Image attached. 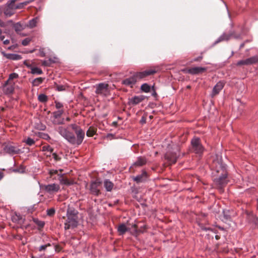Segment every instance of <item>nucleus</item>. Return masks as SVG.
<instances>
[{
	"mask_svg": "<svg viewBox=\"0 0 258 258\" xmlns=\"http://www.w3.org/2000/svg\"><path fill=\"white\" fill-rule=\"evenodd\" d=\"M156 72L154 69H150L143 72H137L135 74L137 81L142 79L147 76L153 75Z\"/></svg>",
	"mask_w": 258,
	"mask_h": 258,
	"instance_id": "10",
	"label": "nucleus"
},
{
	"mask_svg": "<svg viewBox=\"0 0 258 258\" xmlns=\"http://www.w3.org/2000/svg\"><path fill=\"white\" fill-rule=\"evenodd\" d=\"M258 61V57L254 56L244 60H240L237 62V66L250 65L256 63Z\"/></svg>",
	"mask_w": 258,
	"mask_h": 258,
	"instance_id": "11",
	"label": "nucleus"
},
{
	"mask_svg": "<svg viewBox=\"0 0 258 258\" xmlns=\"http://www.w3.org/2000/svg\"><path fill=\"white\" fill-rule=\"evenodd\" d=\"M78 212L74 208L68 207L67 211V220L64 222L66 230L73 229L78 224Z\"/></svg>",
	"mask_w": 258,
	"mask_h": 258,
	"instance_id": "2",
	"label": "nucleus"
},
{
	"mask_svg": "<svg viewBox=\"0 0 258 258\" xmlns=\"http://www.w3.org/2000/svg\"><path fill=\"white\" fill-rule=\"evenodd\" d=\"M22 3L24 4V7L25 6L27 5V4H28L29 3V1H26V2H23Z\"/></svg>",
	"mask_w": 258,
	"mask_h": 258,
	"instance_id": "56",
	"label": "nucleus"
},
{
	"mask_svg": "<svg viewBox=\"0 0 258 258\" xmlns=\"http://www.w3.org/2000/svg\"><path fill=\"white\" fill-rule=\"evenodd\" d=\"M4 25V23L0 20V26L3 27Z\"/></svg>",
	"mask_w": 258,
	"mask_h": 258,
	"instance_id": "58",
	"label": "nucleus"
},
{
	"mask_svg": "<svg viewBox=\"0 0 258 258\" xmlns=\"http://www.w3.org/2000/svg\"><path fill=\"white\" fill-rule=\"evenodd\" d=\"M15 83L14 82H9L7 84L6 82L4 86V90L7 94L12 93L14 90Z\"/></svg>",
	"mask_w": 258,
	"mask_h": 258,
	"instance_id": "20",
	"label": "nucleus"
},
{
	"mask_svg": "<svg viewBox=\"0 0 258 258\" xmlns=\"http://www.w3.org/2000/svg\"><path fill=\"white\" fill-rule=\"evenodd\" d=\"M51 245L50 243H47L46 244H45V245H42L41 246H40L39 248H38V250L39 251H44L46 250V248L48 246H50Z\"/></svg>",
	"mask_w": 258,
	"mask_h": 258,
	"instance_id": "40",
	"label": "nucleus"
},
{
	"mask_svg": "<svg viewBox=\"0 0 258 258\" xmlns=\"http://www.w3.org/2000/svg\"><path fill=\"white\" fill-rule=\"evenodd\" d=\"M38 99L40 102L44 103L47 102L48 98L46 95L44 94H41L38 96Z\"/></svg>",
	"mask_w": 258,
	"mask_h": 258,
	"instance_id": "32",
	"label": "nucleus"
},
{
	"mask_svg": "<svg viewBox=\"0 0 258 258\" xmlns=\"http://www.w3.org/2000/svg\"><path fill=\"white\" fill-rule=\"evenodd\" d=\"M4 173L2 172H0V180L3 178Z\"/></svg>",
	"mask_w": 258,
	"mask_h": 258,
	"instance_id": "55",
	"label": "nucleus"
},
{
	"mask_svg": "<svg viewBox=\"0 0 258 258\" xmlns=\"http://www.w3.org/2000/svg\"><path fill=\"white\" fill-rule=\"evenodd\" d=\"M55 210L54 208H50L47 210V214L49 216H52L54 215Z\"/></svg>",
	"mask_w": 258,
	"mask_h": 258,
	"instance_id": "39",
	"label": "nucleus"
},
{
	"mask_svg": "<svg viewBox=\"0 0 258 258\" xmlns=\"http://www.w3.org/2000/svg\"><path fill=\"white\" fill-rule=\"evenodd\" d=\"M15 28L16 31H20L22 28V26L21 25V24L17 23L15 25Z\"/></svg>",
	"mask_w": 258,
	"mask_h": 258,
	"instance_id": "45",
	"label": "nucleus"
},
{
	"mask_svg": "<svg viewBox=\"0 0 258 258\" xmlns=\"http://www.w3.org/2000/svg\"><path fill=\"white\" fill-rule=\"evenodd\" d=\"M44 190L50 194L57 192L60 189V186L56 183H52L44 186Z\"/></svg>",
	"mask_w": 258,
	"mask_h": 258,
	"instance_id": "12",
	"label": "nucleus"
},
{
	"mask_svg": "<svg viewBox=\"0 0 258 258\" xmlns=\"http://www.w3.org/2000/svg\"><path fill=\"white\" fill-rule=\"evenodd\" d=\"M178 157V155H177L176 153H167L165 155L166 159H167L170 164L175 163L177 161Z\"/></svg>",
	"mask_w": 258,
	"mask_h": 258,
	"instance_id": "16",
	"label": "nucleus"
},
{
	"mask_svg": "<svg viewBox=\"0 0 258 258\" xmlns=\"http://www.w3.org/2000/svg\"><path fill=\"white\" fill-rule=\"evenodd\" d=\"M55 107L57 109H60L63 107V104L59 102L55 101Z\"/></svg>",
	"mask_w": 258,
	"mask_h": 258,
	"instance_id": "43",
	"label": "nucleus"
},
{
	"mask_svg": "<svg viewBox=\"0 0 258 258\" xmlns=\"http://www.w3.org/2000/svg\"><path fill=\"white\" fill-rule=\"evenodd\" d=\"M231 37V34H227L224 33L217 39V40L215 41V43L217 44L221 41L228 40Z\"/></svg>",
	"mask_w": 258,
	"mask_h": 258,
	"instance_id": "25",
	"label": "nucleus"
},
{
	"mask_svg": "<svg viewBox=\"0 0 258 258\" xmlns=\"http://www.w3.org/2000/svg\"><path fill=\"white\" fill-rule=\"evenodd\" d=\"M24 142L29 146L33 145L35 142V141L31 138H28Z\"/></svg>",
	"mask_w": 258,
	"mask_h": 258,
	"instance_id": "35",
	"label": "nucleus"
},
{
	"mask_svg": "<svg viewBox=\"0 0 258 258\" xmlns=\"http://www.w3.org/2000/svg\"><path fill=\"white\" fill-rule=\"evenodd\" d=\"M66 120L68 121H69L70 120V117H67L66 118Z\"/></svg>",
	"mask_w": 258,
	"mask_h": 258,
	"instance_id": "60",
	"label": "nucleus"
},
{
	"mask_svg": "<svg viewBox=\"0 0 258 258\" xmlns=\"http://www.w3.org/2000/svg\"><path fill=\"white\" fill-rule=\"evenodd\" d=\"M3 55L7 58L12 60H19L21 59L22 57L20 55L14 53H6L4 52H2Z\"/></svg>",
	"mask_w": 258,
	"mask_h": 258,
	"instance_id": "21",
	"label": "nucleus"
},
{
	"mask_svg": "<svg viewBox=\"0 0 258 258\" xmlns=\"http://www.w3.org/2000/svg\"><path fill=\"white\" fill-rule=\"evenodd\" d=\"M136 224H133L132 225L131 227H130V228H131V229H135V230H136Z\"/></svg>",
	"mask_w": 258,
	"mask_h": 258,
	"instance_id": "54",
	"label": "nucleus"
},
{
	"mask_svg": "<svg viewBox=\"0 0 258 258\" xmlns=\"http://www.w3.org/2000/svg\"><path fill=\"white\" fill-rule=\"evenodd\" d=\"M202 59V56H199L197 58H196L194 59V61H200Z\"/></svg>",
	"mask_w": 258,
	"mask_h": 258,
	"instance_id": "50",
	"label": "nucleus"
},
{
	"mask_svg": "<svg viewBox=\"0 0 258 258\" xmlns=\"http://www.w3.org/2000/svg\"><path fill=\"white\" fill-rule=\"evenodd\" d=\"M42 150L44 152H48L49 154H47V156H50V154L52 153L53 149L49 145H46L42 147Z\"/></svg>",
	"mask_w": 258,
	"mask_h": 258,
	"instance_id": "30",
	"label": "nucleus"
},
{
	"mask_svg": "<svg viewBox=\"0 0 258 258\" xmlns=\"http://www.w3.org/2000/svg\"><path fill=\"white\" fill-rule=\"evenodd\" d=\"M38 19L37 18H35L30 20L28 26L31 28L35 27L38 22Z\"/></svg>",
	"mask_w": 258,
	"mask_h": 258,
	"instance_id": "29",
	"label": "nucleus"
},
{
	"mask_svg": "<svg viewBox=\"0 0 258 258\" xmlns=\"http://www.w3.org/2000/svg\"><path fill=\"white\" fill-rule=\"evenodd\" d=\"M213 168H215L218 173L221 172L218 177L214 179V181L219 187L221 188L227 184L228 181L226 165L221 160L214 161L213 162Z\"/></svg>",
	"mask_w": 258,
	"mask_h": 258,
	"instance_id": "1",
	"label": "nucleus"
},
{
	"mask_svg": "<svg viewBox=\"0 0 258 258\" xmlns=\"http://www.w3.org/2000/svg\"><path fill=\"white\" fill-rule=\"evenodd\" d=\"M52 157L55 160H59L60 159L58 155L55 153H52Z\"/></svg>",
	"mask_w": 258,
	"mask_h": 258,
	"instance_id": "47",
	"label": "nucleus"
},
{
	"mask_svg": "<svg viewBox=\"0 0 258 258\" xmlns=\"http://www.w3.org/2000/svg\"><path fill=\"white\" fill-rule=\"evenodd\" d=\"M64 111L62 109L54 111L50 118L51 121L54 125H59L64 124V118L61 117Z\"/></svg>",
	"mask_w": 258,
	"mask_h": 258,
	"instance_id": "6",
	"label": "nucleus"
},
{
	"mask_svg": "<svg viewBox=\"0 0 258 258\" xmlns=\"http://www.w3.org/2000/svg\"><path fill=\"white\" fill-rule=\"evenodd\" d=\"M31 73L32 74L41 75L43 73L42 70L38 67H31Z\"/></svg>",
	"mask_w": 258,
	"mask_h": 258,
	"instance_id": "28",
	"label": "nucleus"
},
{
	"mask_svg": "<svg viewBox=\"0 0 258 258\" xmlns=\"http://www.w3.org/2000/svg\"><path fill=\"white\" fill-rule=\"evenodd\" d=\"M148 177V174L146 171H143L141 174L137 175L133 178L134 181L137 183L145 181Z\"/></svg>",
	"mask_w": 258,
	"mask_h": 258,
	"instance_id": "18",
	"label": "nucleus"
},
{
	"mask_svg": "<svg viewBox=\"0 0 258 258\" xmlns=\"http://www.w3.org/2000/svg\"><path fill=\"white\" fill-rule=\"evenodd\" d=\"M2 30L0 29V39L1 40H4V39L5 38V36L2 35Z\"/></svg>",
	"mask_w": 258,
	"mask_h": 258,
	"instance_id": "51",
	"label": "nucleus"
},
{
	"mask_svg": "<svg viewBox=\"0 0 258 258\" xmlns=\"http://www.w3.org/2000/svg\"><path fill=\"white\" fill-rule=\"evenodd\" d=\"M244 43L241 44L240 45V49L244 47Z\"/></svg>",
	"mask_w": 258,
	"mask_h": 258,
	"instance_id": "59",
	"label": "nucleus"
},
{
	"mask_svg": "<svg viewBox=\"0 0 258 258\" xmlns=\"http://www.w3.org/2000/svg\"><path fill=\"white\" fill-rule=\"evenodd\" d=\"M95 93L102 96H108L110 94L108 85L104 83H99L96 85Z\"/></svg>",
	"mask_w": 258,
	"mask_h": 258,
	"instance_id": "5",
	"label": "nucleus"
},
{
	"mask_svg": "<svg viewBox=\"0 0 258 258\" xmlns=\"http://www.w3.org/2000/svg\"><path fill=\"white\" fill-rule=\"evenodd\" d=\"M57 90L59 91H63L65 90V87L63 85H58L56 87Z\"/></svg>",
	"mask_w": 258,
	"mask_h": 258,
	"instance_id": "44",
	"label": "nucleus"
},
{
	"mask_svg": "<svg viewBox=\"0 0 258 258\" xmlns=\"http://www.w3.org/2000/svg\"><path fill=\"white\" fill-rule=\"evenodd\" d=\"M224 219L226 220H229L230 219V215L228 214L227 212L225 210L223 211Z\"/></svg>",
	"mask_w": 258,
	"mask_h": 258,
	"instance_id": "42",
	"label": "nucleus"
},
{
	"mask_svg": "<svg viewBox=\"0 0 258 258\" xmlns=\"http://www.w3.org/2000/svg\"><path fill=\"white\" fill-rule=\"evenodd\" d=\"M31 40H32V39L31 38H29V37L26 38L22 40V44L23 46H27L30 43V42L31 41Z\"/></svg>",
	"mask_w": 258,
	"mask_h": 258,
	"instance_id": "36",
	"label": "nucleus"
},
{
	"mask_svg": "<svg viewBox=\"0 0 258 258\" xmlns=\"http://www.w3.org/2000/svg\"><path fill=\"white\" fill-rule=\"evenodd\" d=\"M147 163V159L144 157H139L137 161L134 163V165L138 166H141Z\"/></svg>",
	"mask_w": 258,
	"mask_h": 258,
	"instance_id": "24",
	"label": "nucleus"
},
{
	"mask_svg": "<svg viewBox=\"0 0 258 258\" xmlns=\"http://www.w3.org/2000/svg\"><path fill=\"white\" fill-rule=\"evenodd\" d=\"M22 219V218L20 216V215H18V214H15L14 216L12 217V220L15 222H20Z\"/></svg>",
	"mask_w": 258,
	"mask_h": 258,
	"instance_id": "34",
	"label": "nucleus"
},
{
	"mask_svg": "<svg viewBox=\"0 0 258 258\" xmlns=\"http://www.w3.org/2000/svg\"><path fill=\"white\" fill-rule=\"evenodd\" d=\"M104 186L107 191H111L114 186V184L109 179H105L104 181Z\"/></svg>",
	"mask_w": 258,
	"mask_h": 258,
	"instance_id": "23",
	"label": "nucleus"
},
{
	"mask_svg": "<svg viewBox=\"0 0 258 258\" xmlns=\"http://www.w3.org/2000/svg\"><path fill=\"white\" fill-rule=\"evenodd\" d=\"M137 81V78L134 74L133 76L124 79L122 81V84L124 85L133 87Z\"/></svg>",
	"mask_w": 258,
	"mask_h": 258,
	"instance_id": "15",
	"label": "nucleus"
},
{
	"mask_svg": "<svg viewBox=\"0 0 258 258\" xmlns=\"http://www.w3.org/2000/svg\"><path fill=\"white\" fill-rule=\"evenodd\" d=\"M130 224L127 222L126 224L122 223L118 225L117 231L120 235L124 234L126 232L131 230L130 227Z\"/></svg>",
	"mask_w": 258,
	"mask_h": 258,
	"instance_id": "14",
	"label": "nucleus"
},
{
	"mask_svg": "<svg viewBox=\"0 0 258 258\" xmlns=\"http://www.w3.org/2000/svg\"><path fill=\"white\" fill-rule=\"evenodd\" d=\"M4 44H8L10 43V41L8 39L3 40Z\"/></svg>",
	"mask_w": 258,
	"mask_h": 258,
	"instance_id": "52",
	"label": "nucleus"
},
{
	"mask_svg": "<svg viewBox=\"0 0 258 258\" xmlns=\"http://www.w3.org/2000/svg\"><path fill=\"white\" fill-rule=\"evenodd\" d=\"M39 225H41V226H43L44 225V223L42 222V223H40Z\"/></svg>",
	"mask_w": 258,
	"mask_h": 258,
	"instance_id": "61",
	"label": "nucleus"
},
{
	"mask_svg": "<svg viewBox=\"0 0 258 258\" xmlns=\"http://www.w3.org/2000/svg\"><path fill=\"white\" fill-rule=\"evenodd\" d=\"M141 89L142 91L145 93H148L150 91L151 88L148 84L145 83L141 86Z\"/></svg>",
	"mask_w": 258,
	"mask_h": 258,
	"instance_id": "31",
	"label": "nucleus"
},
{
	"mask_svg": "<svg viewBox=\"0 0 258 258\" xmlns=\"http://www.w3.org/2000/svg\"><path fill=\"white\" fill-rule=\"evenodd\" d=\"M143 100V96H136L129 98L128 103L130 105H135L141 102Z\"/></svg>",
	"mask_w": 258,
	"mask_h": 258,
	"instance_id": "17",
	"label": "nucleus"
},
{
	"mask_svg": "<svg viewBox=\"0 0 258 258\" xmlns=\"http://www.w3.org/2000/svg\"><path fill=\"white\" fill-rule=\"evenodd\" d=\"M101 182L99 180L93 181L90 184V192L95 196H98L100 194V187Z\"/></svg>",
	"mask_w": 258,
	"mask_h": 258,
	"instance_id": "8",
	"label": "nucleus"
},
{
	"mask_svg": "<svg viewBox=\"0 0 258 258\" xmlns=\"http://www.w3.org/2000/svg\"><path fill=\"white\" fill-rule=\"evenodd\" d=\"M206 70V68L197 67L183 70V72L191 75H198L205 72Z\"/></svg>",
	"mask_w": 258,
	"mask_h": 258,
	"instance_id": "9",
	"label": "nucleus"
},
{
	"mask_svg": "<svg viewBox=\"0 0 258 258\" xmlns=\"http://www.w3.org/2000/svg\"><path fill=\"white\" fill-rule=\"evenodd\" d=\"M113 135L111 134H108L107 135V138H109L110 139L113 138Z\"/></svg>",
	"mask_w": 258,
	"mask_h": 258,
	"instance_id": "53",
	"label": "nucleus"
},
{
	"mask_svg": "<svg viewBox=\"0 0 258 258\" xmlns=\"http://www.w3.org/2000/svg\"><path fill=\"white\" fill-rule=\"evenodd\" d=\"M9 9H10V8L9 7V8L5 10V12H4V13H5V15H6L7 16H11V15L13 14V12H10L9 11Z\"/></svg>",
	"mask_w": 258,
	"mask_h": 258,
	"instance_id": "46",
	"label": "nucleus"
},
{
	"mask_svg": "<svg viewBox=\"0 0 258 258\" xmlns=\"http://www.w3.org/2000/svg\"><path fill=\"white\" fill-rule=\"evenodd\" d=\"M14 171H19V172H24V168H22V170L21 171H20L19 170H18V169H16Z\"/></svg>",
	"mask_w": 258,
	"mask_h": 258,
	"instance_id": "57",
	"label": "nucleus"
},
{
	"mask_svg": "<svg viewBox=\"0 0 258 258\" xmlns=\"http://www.w3.org/2000/svg\"><path fill=\"white\" fill-rule=\"evenodd\" d=\"M75 133L77 137H76L74 135V142H71L70 144L72 145H80L82 143L84 139L85 133L81 128H80V130L76 131Z\"/></svg>",
	"mask_w": 258,
	"mask_h": 258,
	"instance_id": "7",
	"label": "nucleus"
},
{
	"mask_svg": "<svg viewBox=\"0 0 258 258\" xmlns=\"http://www.w3.org/2000/svg\"><path fill=\"white\" fill-rule=\"evenodd\" d=\"M251 222L256 227L258 226V218L255 216H252V219H251Z\"/></svg>",
	"mask_w": 258,
	"mask_h": 258,
	"instance_id": "37",
	"label": "nucleus"
},
{
	"mask_svg": "<svg viewBox=\"0 0 258 258\" xmlns=\"http://www.w3.org/2000/svg\"><path fill=\"white\" fill-rule=\"evenodd\" d=\"M43 138L45 139H50V137L48 134H44L43 135Z\"/></svg>",
	"mask_w": 258,
	"mask_h": 258,
	"instance_id": "49",
	"label": "nucleus"
},
{
	"mask_svg": "<svg viewBox=\"0 0 258 258\" xmlns=\"http://www.w3.org/2000/svg\"><path fill=\"white\" fill-rule=\"evenodd\" d=\"M224 86V83L222 81L218 82L216 85L214 87L212 91L211 94V96L212 97H214L219 93L223 89Z\"/></svg>",
	"mask_w": 258,
	"mask_h": 258,
	"instance_id": "13",
	"label": "nucleus"
},
{
	"mask_svg": "<svg viewBox=\"0 0 258 258\" xmlns=\"http://www.w3.org/2000/svg\"><path fill=\"white\" fill-rule=\"evenodd\" d=\"M191 145L192 150L195 153L201 155L203 153L204 148L201 143L200 138L197 137L193 138L191 141Z\"/></svg>",
	"mask_w": 258,
	"mask_h": 258,
	"instance_id": "4",
	"label": "nucleus"
},
{
	"mask_svg": "<svg viewBox=\"0 0 258 258\" xmlns=\"http://www.w3.org/2000/svg\"><path fill=\"white\" fill-rule=\"evenodd\" d=\"M70 126H71L75 132H76V131L79 130L81 128L79 126H78L76 124H71L70 125Z\"/></svg>",
	"mask_w": 258,
	"mask_h": 258,
	"instance_id": "41",
	"label": "nucleus"
},
{
	"mask_svg": "<svg viewBox=\"0 0 258 258\" xmlns=\"http://www.w3.org/2000/svg\"><path fill=\"white\" fill-rule=\"evenodd\" d=\"M60 183L63 185H71L74 183L73 180H70L67 178H63L62 177V175H61L60 178L59 179Z\"/></svg>",
	"mask_w": 258,
	"mask_h": 258,
	"instance_id": "26",
	"label": "nucleus"
},
{
	"mask_svg": "<svg viewBox=\"0 0 258 258\" xmlns=\"http://www.w3.org/2000/svg\"><path fill=\"white\" fill-rule=\"evenodd\" d=\"M6 152L10 154H16L21 152V150L14 146H7L5 147Z\"/></svg>",
	"mask_w": 258,
	"mask_h": 258,
	"instance_id": "19",
	"label": "nucleus"
},
{
	"mask_svg": "<svg viewBox=\"0 0 258 258\" xmlns=\"http://www.w3.org/2000/svg\"><path fill=\"white\" fill-rule=\"evenodd\" d=\"M95 134L94 130L90 127L89 130L87 131L86 135L88 137H92Z\"/></svg>",
	"mask_w": 258,
	"mask_h": 258,
	"instance_id": "38",
	"label": "nucleus"
},
{
	"mask_svg": "<svg viewBox=\"0 0 258 258\" xmlns=\"http://www.w3.org/2000/svg\"><path fill=\"white\" fill-rule=\"evenodd\" d=\"M19 77V75L18 74L14 73H12L9 75V79L7 81V84L8 82H13V80L14 79L18 78Z\"/></svg>",
	"mask_w": 258,
	"mask_h": 258,
	"instance_id": "33",
	"label": "nucleus"
},
{
	"mask_svg": "<svg viewBox=\"0 0 258 258\" xmlns=\"http://www.w3.org/2000/svg\"><path fill=\"white\" fill-rule=\"evenodd\" d=\"M44 80V78L41 77L36 78L32 81V85L33 86H38L39 85L42 83Z\"/></svg>",
	"mask_w": 258,
	"mask_h": 258,
	"instance_id": "27",
	"label": "nucleus"
},
{
	"mask_svg": "<svg viewBox=\"0 0 258 258\" xmlns=\"http://www.w3.org/2000/svg\"><path fill=\"white\" fill-rule=\"evenodd\" d=\"M11 48H12V47H11V46H10V47H8V49H11Z\"/></svg>",
	"mask_w": 258,
	"mask_h": 258,
	"instance_id": "62",
	"label": "nucleus"
},
{
	"mask_svg": "<svg viewBox=\"0 0 258 258\" xmlns=\"http://www.w3.org/2000/svg\"><path fill=\"white\" fill-rule=\"evenodd\" d=\"M17 0H10L9 2V6L8 7L11 9H22L24 7V4L21 3H20L19 5H15V3Z\"/></svg>",
	"mask_w": 258,
	"mask_h": 258,
	"instance_id": "22",
	"label": "nucleus"
},
{
	"mask_svg": "<svg viewBox=\"0 0 258 258\" xmlns=\"http://www.w3.org/2000/svg\"><path fill=\"white\" fill-rule=\"evenodd\" d=\"M56 131L70 143L74 142V134L73 133L69 131L68 127L59 126L57 128Z\"/></svg>",
	"mask_w": 258,
	"mask_h": 258,
	"instance_id": "3",
	"label": "nucleus"
},
{
	"mask_svg": "<svg viewBox=\"0 0 258 258\" xmlns=\"http://www.w3.org/2000/svg\"><path fill=\"white\" fill-rule=\"evenodd\" d=\"M50 174L51 175H53V174H56L57 173V171L56 170H51L49 172Z\"/></svg>",
	"mask_w": 258,
	"mask_h": 258,
	"instance_id": "48",
	"label": "nucleus"
}]
</instances>
